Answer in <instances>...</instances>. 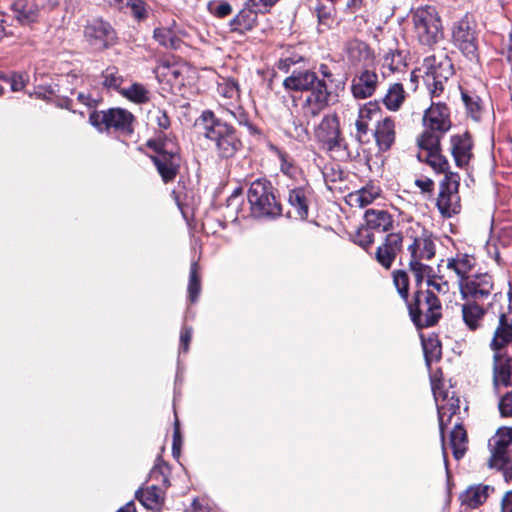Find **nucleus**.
I'll list each match as a JSON object with an SVG mask.
<instances>
[{"mask_svg":"<svg viewBox=\"0 0 512 512\" xmlns=\"http://www.w3.org/2000/svg\"><path fill=\"white\" fill-rule=\"evenodd\" d=\"M283 86L290 91L309 92L302 103L305 118L319 115L333 101V95L328 91L326 82L311 70H294L284 79Z\"/></svg>","mask_w":512,"mask_h":512,"instance_id":"1","label":"nucleus"},{"mask_svg":"<svg viewBox=\"0 0 512 512\" xmlns=\"http://www.w3.org/2000/svg\"><path fill=\"white\" fill-rule=\"evenodd\" d=\"M512 342V322L505 314L499 317L498 325L493 333L489 347L492 355V383L496 391L500 384H508L512 376V356L507 352Z\"/></svg>","mask_w":512,"mask_h":512,"instance_id":"2","label":"nucleus"},{"mask_svg":"<svg viewBox=\"0 0 512 512\" xmlns=\"http://www.w3.org/2000/svg\"><path fill=\"white\" fill-rule=\"evenodd\" d=\"M197 126L200 128L201 134L214 144V149L220 158L233 157L242 146L235 129L216 118L210 110L202 112Z\"/></svg>","mask_w":512,"mask_h":512,"instance_id":"3","label":"nucleus"},{"mask_svg":"<svg viewBox=\"0 0 512 512\" xmlns=\"http://www.w3.org/2000/svg\"><path fill=\"white\" fill-rule=\"evenodd\" d=\"M250 210L256 218H276L281 215V204L276 198L275 188L266 178L254 180L248 189Z\"/></svg>","mask_w":512,"mask_h":512,"instance_id":"4","label":"nucleus"},{"mask_svg":"<svg viewBox=\"0 0 512 512\" xmlns=\"http://www.w3.org/2000/svg\"><path fill=\"white\" fill-rule=\"evenodd\" d=\"M147 145L156 152L151 158L162 180L165 183L173 181L181 165L177 143L172 138L159 136L157 139L149 140Z\"/></svg>","mask_w":512,"mask_h":512,"instance_id":"5","label":"nucleus"},{"mask_svg":"<svg viewBox=\"0 0 512 512\" xmlns=\"http://www.w3.org/2000/svg\"><path fill=\"white\" fill-rule=\"evenodd\" d=\"M424 131L417 140L433 147L450 130V109L442 101H432L423 116Z\"/></svg>","mask_w":512,"mask_h":512,"instance_id":"6","label":"nucleus"},{"mask_svg":"<svg viewBox=\"0 0 512 512\" xmlns=\"http://www.w3.org/2000/svg\"><path fill=\"white\" fill-rule=\"evenodd\" d=\"M414 33L418 41L431 46L442 37V24L440 16L434 6L426 5L412 12Z\"/></svg>","mask_w":512,"mask_h":512,"instance_id":"7","label":"nucleus"},{"mask_svg":"<svg viewBox=\"0 0 512 512\" xmlns=\"http://www.w3.org/2000/svg\"><path fill=\"white\" fill-rule=\"evenodd\" d=\"M408 308L411 319L417 327L432 326L440 317L439 300L429 289L424 291L419 288Z\"/></svg>","mask_w":512,"mask_h":512,"instance_id":"8","label":"nucleus"},{"mask_svg":"<svg viewBox=\"0 0 512 512\" xmlns=\"http://www.w3.org/2000/svg\"><path fill=\"white\" fill-rule=\"evenodd\" d=\"M89 121L99 131L113 129L122 135H130L133 132L134 116L131 112L122 108L93 112Z\"/></svg>","mask_w":512,"mask_h":512,"instance_id":"9","label":"nucleus"},{"mask_svg":"<svg viewBox=\"0 0 512 512\" xmlns=\"http://www.w3.org/2000/svg\"><path fill=\"white\" fill-rule=\"evenodd\" d=\"M474 20L465 15L454 23L452 40L454 45L469 61H478V36Z\"/></svg>","mask_w":512,"mask_h":512,"instance_id":"10","label":"nucleus"},{"mask_svg":"<svg viewBox=\"0 0 512 512\" xmlns=\"http://www.w3.org/2000/svg\"><path fill=\"white\" fill-rule=\"evenodd\" d=\"M512 443V428H500L488 441L490 468L503 470L506 479L512 478L511 463L508 456V448Z\"/></svg>","mask_w":512,"mask_h":512,"instance_id":"11","label":"nucleus"},{"mask_svg":"<svg viewBox=\"0 0 512 512\" xmlns=\"http://www.w3.org/2000/svg\"><path fill=\"white\" fill-rule=\"evenodd\" d=\"M408 251L410 253L409 268L414 278L428 275L431 267L421 261L430 260L435 255V244L432 238L423 233L413 239V242L408 246Z\"/></svg>","mask_w":512,"mask_h":512,"instance_id":"12","label":"nucleus"},{"mask_svg":"<svg viewBox=\"0 0 512 512\" xmlns=\"http://www.w3.org/2000/svg\"><path fill=\"white\" fill-rule=\"evenodd\" d=\"M460 177L457 173L446 174L440 184L437 207L444 217H451L461 210L459 190Z\"/></svg>","mask_w":512,"mask_h":512,"instance_id":"13","label":"nucleus"},{"mask_svg":"<svg viewBox=\"0 0 512 512\" xmlns=\"http://www.w3.org/2000/svg\"><path fill=\"white\" fill-rule=\"evenodd\" d=\"M494 288L493 278L487 272H475L459 282L458 289L462 300L485 302Z\"/></svg>","mask_w":512,"mask_h":512,"instance_id":"14","label":"nucleus"},{"mask_svg":"<svg viewBox=\"0 0 512 512\" xmlns=\"http://www.w3.org/2000/svg\"><path fill=\"white\" fill-rule=\"evenodd\" d=\"M432 391L438 411L439 428L443 436L445 427L451 422L452 417L459 411L460 401L455 397L454 391L444 388L440 381L431 380Z\"/></svg>","mask_w":512,"mask_h":512,"instance_id":"15","label":"nucleus"},{"mask_svg":"<svg viewBox=\"0 0 512 512\" xmlns=\"http://www.w3.org/2000/svg\"><path fill=\"white\" fill-rule=\"evenodd\" d=\"M84 38L94 50H103L116 41V32L107 21L94 18L87 21L84 27Z\"/></svg>","mask_w":512,"mask_h":512,"instance_id":"16","label":"nucleus"},{"mask_svg":"<svg viewBox=\"0 0 512 512\" xmlns=\"http://www.w3.org/2000/svg\"><path fill=\"white\" fill-rule=\"evenodd\" d=\"M315 137L323 148L330 152H341L344 140L339 129V120L336 115H326L315 129Z\"/></svg>","mask_w":512,"mask_h":512,"instance_id":"17","label":"nucleus"},{"mask_svg":"<svg viewBox=\"0 0 512 512\" xmlns=\"http://www.w3.org/2000/svg\"><path fill=\"white\" fill-rule=\"evenodd\" d=\"M487 307L484 302L463 300L461 304L462 321L470 331H476L482 327Z\"/></svg>","mask_w":512,"mask_h":512,"instance_id":"18","label":"nucleus"},{"mask_svg":"<svg viewBox=\"0 0 512 512\" xmlns=\"http://www.w3.org/2000/svg\"><path fill=\"white\" fill-rule=\"evenodd\" d=\"M475 266L476 259L474 256L465 253H457L455 256L447 258L446 261V267L455 274L458 285L463 279L475 273Z\"/></svg>","mask_w":512,"mask_h":512,"instance_id":"19","label":"nucleus"},{"mask_svg":"<svg viewBox=\"0 0 512 512\" xmlns=\"http://www.w3.org/2000/svg\"><path fill=\"white\" fill-rule=\"evenodd\" d=\"M420 151L418 158L421 161L428 163L436 172L445 173L447 172L449 164L447 159L440 154V141L433 147H429L422 140H417Z\"/></svg>","mask_w":512,"mask_h":512,"instance_id":"20","label":"nucleus"},{"mask_svg":"<svg viewBox=\"0 0 512 512\" xmlns=\"http://www.w3.org/2000/svg\"><path fill=\"white\" fill-rule=\"evenodd\" d=\"M402 237L398 233H390L385 237V242L378 247L376 252L377 261L386 269L392 266V263L401 249Z\"/></svg>","mask_w":512,"mask_h":512,"instance_id":"21","label":"nucleus"},{"mask_svg":"<svg viewBox=\"0 0 512 512\" xmlns=\"http://www.w3.org/2000/svg\"><path fill=\"white\" fill-rule=\"evenodd\" d=\"M11 10L22 25H29L38 20L40 7L36 0H14Z\"/></svg>","mask_w":512,"mask_h":512,"instance_id":"22","label":"nucleus"},{"mask_svg":"<svg viewBox=\"0 0 512 512\" xmlns=\"http://www.w3.org/2000/svg\"><path fill=\"white\" fill-rule=\"evenodd\" d=\"M472 142L467 134L451 137V153L458 167H465L472 156Z\"/></svg>","mask_w":512,"mask_h":512,"instance_id":"23","label":"nucleus"},{"mask_svg":"<svg viewBox=\"0 0 512 512\" xmlns=\"http://www.w3.org/2000/svg\"><path fill=\"white\" fill-rule=\"evenodd\" d=\"M493 491L489 485L476 484L469 486L464 492L460 494L461 504L475 509L482 505L489 497L490 492Z\"/></svg>","mask_w":512,"mask_h":512,"instance_id":"24","label":"nucleus"},{"mask_svg":"<svg viewBox=\"0 0 512 512\" xmlns=\"http://www.w3.org/2000/svg\"><path fill=\"white\" fill-rule=\"evenodd\" d=\"M374 136L380 150L386 151L390 149L396 138L394 120L389 117H385L383 120L379 121L377 123Z\"/></svg>","mask_w":512,"mask_h":512,"instance_id":"25","label":"nucleus"},{"mask_svg":"<svg viewBox=\"0 0 512 512\" xmlns=\"http://www.w3.org/2000/svg\"><path fill=\"white\" fill-rule=\"evenodd\" d=\"M380 114V107L376 102H368L359 108L358 118L355 122L358 140L367 134L370 121Z\"/></svg>","mask_w":512,"mask_h":512,"instance_id":"26","label":"nucleus"},{"mask_svg":"<svg viewBox=\"0 0 512 512\" xmlns=\"http://www.w3.org/2000/svg\"><path fill=\"white\" fill-rule=\"evenodd\" d=\"M377 82L378 76L375 72L369 70L362 72L361 75L353 81V95L356 98L370 97L376 89Z\"/></svg>","mask_w":512,"mask_h":512,"instance_id":"27","label":"nucleus"},{"mask_svg":"<svg viewBox=\"0 0 512 512\" xmlns=\"http://www.w3.org/2000/svg\"><path fill=\"white\" fill-rule=\"evenodd\" d=\"M365 223L376 232H387L393 226L391 215L382 209H369L365 212Z\"/></svg>","mask_w":512,"mask_h":512,"instance_id":"28","label":"nucleus"},{"mask_svg":"<svg viewBox=\"0 0 512 512\" xmlns=\"http://www.w3.org/2000/svg\"><path fill=\"white\" fill-rule=\"evenodd\" d=\"M288 203L297 218L304 220L308 217V190L304 187H294L289 190Z\"/></svg>","mask_w":512,"mask_h":512,"instance_id":"29","label":"nucleus"},{"mask_svg":"<svg viewBox=\"0 0 512 512\" xmlns=\"http://www.w3.org/2000/svg\"><path fill=\"white\" fill-rule=\"evenodd\" d=\"M257 14L258 12L252 7H248V2H246V7L239 11L229 22L231 31L243 32L251 30L257 22Z\"/></svg>","mask_w":512,"mask_h":512,"instance_id":"30","label":"nucleus"},{"mask_svg":"<svg viewBox=\"0 0 512 512\" xmlns=\"http://www.w3.org/2000/svg\"><path fill=\"white\" fill-rule=\"evenodd\" d=\"M380 188L375 185H367L355 192H352L347 197V202L350 206L365 207L371 204L375 199L380 196Z\"/></svg>","mask_w":512,"mask_h":512,"instance_id":"31","label":"nucleus"},{"mask_svg":"<svg viewBox=\"0 0 512 512\" xmlns=\"http://www.w3.org/2000/svg\"><path fill=\"white\" fill-rule=\"evenodd\" d=\"M450 446L452 448L453 455L457 460L461 459L467 451V434L464 428L458 423H455L454 428L451 431Z\"/></svg>","mask_w":512,"mask_h":512,"instance_id":"32","label":"nucleus"},{"mask_svg":"<svg viewBox=\"0 0 512 512\" xmlns=\"http://www.w3.org/2000/svg\"><path fill=\"white\" fill-rule=\"evenodd\" d=\"M136 497L147 509L157 508L163 502L162 491L155 485L146 489L138 490L136 492Z\"/></svg>","mask_w":512,"mask_h":512,"instance_id":"33","label":"nucleus"},{"mask_svg":"<svg viewBox=\"0 0 512 512\" xmlns=\"http://www.w3.org/2000/svg\"><path fill=\"white\" fill-rule=\"evenodd\" d=\"M154 39L163 47L177 49L181 40L172 27H157L154 30Z\"/></svg>","mask_w":512,"mask_h":512,"instance_id":"34","label":"nucleus"},{"mask_svg":"<svg viewBox=\"0 0 512 512\" xmlns=\"http://www.w3.org/2000/svg\"><path fill=\"white\" fill-rule=\"evenodd\" d=\"M406 97L403 85L400 83H394L391 85L383 99V102L387 109L391 111H397Z\"/></svg>","mask_w":512,"mask_h":512,"instance_id":"35","label":"nucleus"},{"mask_svg":"<svg viewBox=\"0 0 512 512\" xmlns=\"http://www.w3.org/2000/svg\"><path fill=\"white\" fill-rule=\"evenodd\" d=\"M417 286L422 289V285L425 282L428 288H433L438 293L445 294L449 291V284L447 281H443L442 277L435 275L433 268H430L428 275H423L421 278H415Z\"/></svg>","mask_w":512,"mask_h":512,"instance_id":"36","label":"nucleus"},{"mask_svg":"<svg viewBox=\"0 0 512 512\" xmlns=\"http://www.w3.org/2000/svg\"><path fill=\"white\" fill-rule=\"evenodd\" d=\"M120 94L138 104L145 103L149 100V91L139 83H133L127 88H122Z\"/></svg>","mask_w":512,"mask_h":512,"instance_id":"37","label":"nucleus"},{"mask_svg":"<svg viewBox=\"0 0 512 512\" xmlns=\"http://www.w3.org/2000/svg\"><path fill=\"white\" fill-rule=\"evenodd\" d=\"M201 291V280L199 276V266L196 261H193L190 266L189 283H188V297L194 303L197 301Z\"/></svg>","mask_w":512,"mask_h":512,"instance_id":"38","label":"nucleus"},{"mask_svg":"<svg viewBox=\"0 0 512 512\" xmlns=\"http://www.w3.org/2000/svg\"><path fill=\"white\" fill-rule=\"evenodd\" d=\"M406 66V56L403 51L398 49L390 50L383 58V67L391 72L400 71Z\"/></svg>","mask_w":512,"mask_h":512,"instance_id":"39","label":"nucleus"},{"mask_svg":"<svg viewBox=\"0 0 512 512\" xmlns=\"http://www.w3.org/2000/svg\"><path fill=\"white\" fill-rule=\"evenodd\" d=\"M462 100L465 104L467 114L474 120L478 121L481 117L482 106L481 99L475 94H469L468 92H462Z\"/></svg>","mask_w":512,"mask_h":512,"instance_id":"40","label":"nucleus"},{"mask_svg":"<svg viewBox=\"0 0 512 512\" xmlns=\"http://www.w3.org/2000/svg\"><path fill=\"white\" fill-rule=\"evenodd\" d=\"M423 351L427 365L441 356V345L438 340L430 338L422 341Z\"/></svg>","mask_w":512,"mask_h":512,"instance_id":"41","label":"nucleus"},{"mask_svg":"<svg viewBox=\"0 0 512 512\" xmlns=\"http://www.w3.org/2000/svg\"><path fill=\"white\" fill-rule=\"evenodd\" d=\"M122 82L123 78L115 67L107 68L103 72V85L106 88L116 90L120 93Z\"/></svg>","mask_w":512,"mask_h":512,"instance_id":"42","label":"nucleus"},{"mask_svg":"<svg viewBox=\"0 0 512 512\" xmlns=\"http://www.w3.org/2000/svg\"><path fill=\"white\" fill-rule=\"evenodd\" d=\"M446 82L447 77L438 78L435 75V72H432L431 74L427 75L426 84L433 99L441 97V95L444 93V87Z\"/></svg>","mask_w":512,"mask_h":512,"instance_id":"43","label":"nucleus"},{"mask_svg":"<svg viewBox=\"0 0 512 512\" xmlns=\"http://www.w3.org/2000/svg\"><path fill=\"white\" fill-rule=\"evenodd\" d=\"M207 8L208 11L217 18H225L233 11L232 6L224 0L210 1Z\"/></svg>","mask_w":512,"mask_h":512,"instance_id":"44","label":"nucleus"},{"mask_svg":"<svg viewBox=\"0 0 512 512\" xmlns=\"http://www.w3.org/2000/svg\"><path fill=\"white\" fill-rule=\"evenodd\" d=\"M353 241L359 246L367 249L374 242V234L366 224L359 227L353 236Z\"/></svg>","mask_w":512,"mask_h":512,"instance_id":"45","label":"nucleus"},{"mask_svg":"<svg viewBox=\"0 0 512 512\" xmlns=\"http://www.w3.org/2000/svg\"><path fill=\"white\" fill-rule=\"evenodd\" d=\"M137 21H144L149 16V6L144 0H130L128 7Z\"/></svg>","mask_w":512,"mask_h":512,"instance_id":"46","label":"nucleus"},{"mask_svg":"<svg viewBox=\"0 0 512 512\" xmlns=\"http://www.w3.org/2000/svg\"><path fill=\"white\" fill-rule=\"evenodd\" d=\"M218 93L227 99H235L239 95L238 84L233 79H224L218 84Z\"/></svg>","mask_w":512,"mask_h":512,"instance_id":"47","label":"nucleus"},{"mask_svg":"<svg viewBox=\"0 0 512 512\" xmlns=\"http://www.w3.org/2000/svg\"><path fill=\"white\" fill-rule=\"evenodd\" d=\"M315 11L318 17V22L320 26L329 27L333 22L332 12H333V4L329 5L317 4L315 7Z\"/></svg>","mask_w":512,"mask_h":512,"instance_id":"48","label":"nucleus"},{"mask_svg":"<svg viewBox=\"0 0 512 512\" xmlns=\"http://www.w3.org/2000/svg\"><path fill=\"white\" fill-rule=\"evenodd\" d=\"M393 282L395 287L397 288L398 293L403 298H407L408 295V286L409 280L408 275L405 271L397 270L393 273Z\"/></svg>","mask_w":512,"mask_h":512,"instance_id":"49","label":"nucleus"},{"mask_svg":"<svg viewBox=\"0 0 512 512\" xmlns=\"http://www.w3.org/2000/svg\"><path fill=\"white\" fill-rule=\"evenodd\" d=\"M304 119L308 121L310 118H305L303 116V119L293 120V130L289 131L292 137L301 142H304L308 139V131L304 123Z\"/></svg>","mask_w":512,"mask_h":512,"instance_id":"50","label":"nucleus"},{"mask_svg":"<svg viewBox=\"0 0 512 512\" xmlns=\"http://www.w3.org/2000/svg\"><path fill=\"white\" fill-rule=\"evenodd\" d=\"M499 411L503 417H512V390L500 398Z\"/></svg>","mask_w":512,"mask_h":512,"instance_id":"51","label":"nucleus"},{"mask_svg":"<svg viewBox=\"0 0 512 512\" xmlns=\"http://www.w3.org/2000/svg\"><path fill=\"white\" fill-rule=\"evenodd\" d=\"M278 0H247L248 7H252L258 13L266 12Z\"/></svg>","mask_w":512,"mask_h":512,"instance_id":"52","label":"nucleus"},{"mask_svg":"<svg viewBox=\"0 0 512 512\" xmlns=\"http://www.w3.org/2000/svg\"><path fill=\"white\" fill-rule=\"evenodd\" d=\"M12 89V91H20L22 90L27 82L26 76L23 74H14L10 78L5 79Z\"/></svg>","mask_w":512,"mask_h":512,"instance_id":"53","label":"nucleus"},{"mask_svg":"<svg viewBox=\"0 0 512 512\" xmlns=\"http://www.w3.org/2000/svg\"><path fill=\"white\" fill-rule=\"evenodd\" d=\"M192 339V328L191 327H183L180 334V352L186 353L189 349V343Z\"/></svg>","mask_w":512,"mask_h":512,"instance_id":"54","label":"nucleus"},{"mask_svg":"<svg viewBox=\"0 0 512 512\" xmlns=\"http://www.w3.org/2000/svg\"><path fill=\"white\" fill-rule=\"evenodd\" d=\"M499 243L502 246L512 245V226H506L499 233Z\"/></svg>","mask_w":512,"mask_h":512,"instance_id":"55","label":"nucleus"},{"mask_svg":"<svg viewBox=\"0 0 512 512\" xmlns=\"http://www.w3.org/2000/svg\"><path fill=\"white\" fill-rule=\"evenodd\" d=\"M227 112L237 121L240 125H248V117L241 108L235 110L227 109Z\"/></svg>","mask_w":512,"mask_h":512,"instance_id":"56","label":"nucleus"},{"mask_svg":"<svg viewBox=\"0 0 512 512\" xmlns=\"http://www.w3.org/2000/svg\"><path fill=\"white\" fill-rule=\"evenodd\" d=\"M155 121L157 125L162 129H167L170 126V120L164 111L158 110L155 112Z\"/></svg>","mask_w":512,"mask_h":512,"instance_id":"57","label":"nucleus"},{"mask_svg":"<svg viewBox=\"0 0 512 512\" xmlns=\"http://www.w3.org/2000/svg\"><path fill=\"white\" fill-rule=\"evenodd\" d=\"M168 469L167 464L159 457L157 459V463L155 464L154 468L152 469V475L155 476L156 474H160L163 476V481L167 482L166 478V470Z\"/></svg>","mask_w":512,"mask_h":512,"instance_id":"58","label":"nucleus"},{"mask_svg":"<svg viewBox=\"0 0 512 512\" xmlns=\"http://www.w3.org/2000/svg\"><path fill=\"white\" fill-rule=\"evenodd\" d=\"M105 5L117 11H123L128 7L130 0H103Z\"/></svg>","mask_w":512,"mask_h":512,"instance_id":"59","label":"nucleus"},{"mask_svg":"<svg viewBox=\"0 0 512 512\" xmlns=\"http://www.w3.org/2000/svg\"><path fill=\"white\" fill-rule=\"evenodd\" d=\"M281 171L284 175L293 177L298 173V169L286 159H282Z\"/></svg>","mask_w":512,"mask_h":512,"instance_id":"60","label":"nucleus"},{"mask_svg":"<svg viewBox=\"0 0 512 512\" xmlns=\"http://www.w3.org/2000/svg\"><path fill=\"white\" fill-rule=\"evenodd\" d=\"M415 184L423 191L430 192L433 188V181L429 178L417 179Z\"/></svg>","mask_w":512,"mask_h":512,"instance_id":"61","label":"nucleus"},{"mask_svg":"<svg viewBox=\"0 0 512 512\" xmlns=\"http://www.w3.org/2000/svg\"><path fill=\"white\" fill-rule=\"evenodd\" d=\"M502 512H512V491L507 492L501 504Z\"/></svg>","mask_w":512,"mask_h":512,"instance_id":"62","label":"nucleus"},{"mask_svg":"<svg viewBox=\"0 0 512 512\" xmlns=\"http://www.w3.org/2000/svg\"><path fill=\"white\" fill-rule=\"evenodd\" d=\"M181 444H182V439H181V433H180V428H179V422H178V420H176L174 432H173V444L172 445L181 446Z\"/></svg>","mask_w":512,"mask_h":512,"instance_id":"63","label":"nucleus"},{"mask_svg":"<svg viewBox=\"0 0 512 512\" xmlns=\"http://www.w3.org/2000/svg\"><path fill=\"white\" fill-rule=\"evenodd\" d=\"M301 60H302V57H297V58L288 57V58L282 59L280 61L279 67L281 69L288 68L290 65H294V64L298 63Z\"/></svg>","mask_w":512,"mask_h":512,"instance_id":"64","label":"nucleus"}]
</instances>
